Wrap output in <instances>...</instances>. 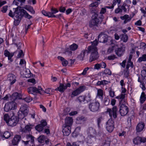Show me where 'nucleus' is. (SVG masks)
<instances>
[{"instance_id": "obj_45", "label": "nucleus", "mask_w": 146, "mask_h": 146, "mask_svg": "<svg viewBox=\"0 0 146 146\" xmlns=\"http://www.w3.org/2000/svg\"><path fill=\"white\" fill-rule=\"evenodd\" d=\"M43 127L40 124L36 126L35 129L38 131L40 132L42 131Z\"/></svg>"}, {"instance_id": "obj_55", "label": "nucleus", "mask_w": 146, "mask_h": 146, "mask_svg": "<svg viewBox=\"0 0 146 146\" xmlns=\"http://www.w3.org/2000/svg\"><path fill=\"white\" fill-rule=\"evenodd\" d=\"M110 143L109 141H105L101 146H110Z\"/></svg>"}, {"instance_id": "obj_57", "label": "nucleus", "mask_w": 146, "mask_h": 146, "mask_svg": "<svg viewBox=\"0 0 146 146\" xmlns=\"http://www.w3.org/2000/svg\"><path fill=\"white\" fill-rule=\"evenodd\" d=\"M120 18L122 20H124L129 19V18H132V17H129L128 15H125L123 16H121Z\"/></svg>"}, {"instance_id": "obj_37", "label": "nucleus", "mask_w": 146, "mask_h": 146, "mask_svg": "<svg viewBox=\"0 0 146 146\" xmlns=\"http://www.w3.org/2000/svg\"><path fill=\"white\" fill-rule=\"evenodd\" d=\"M121 39L124 42H126L128 39V36L127 35L121 34L120 36Z\"/></svg>"}, {"instance_id": "obj_6", "label": "nucleus", "mask_w": 146, "mask_h": 146, "mask_svg": "<svg viewBox=\"0 0 146 146\" xmlns=\"http://www.w3.org/2000/svg\"><path fill=\"white\" fill-rule=\"evenodd\" d=\"M27 91L29 94L35 95L37 93L41 94L43 91L40 86L37 88L35 87H30L27 89Z\"/></svg>"}, {"instance_id": "obj_30", "label": "nucleus", "mask_w": 146, "mask_h": 146, "mask_svg": "<svg viewBox=\"0 0 146 146\" xmlns=\"http://www.w3.org/2000/svg\"><path fill=\"white\" fill-rule=\"evenodd\" d=\"M108 82L106 80H104L101 81H98L96 83V85L100 86L101 85L104 86L108 84Z\"/></svg>"}, {"instance_id": "obj_1", "label": "nucleus", "mask_w": 146, "mask_h": 146, "mask_svg": "<svg viewBox=\"0 0 146 146\" xmlns=\"http://www.w3.org/2000/svg\"><path fill=\"white\" fill-rule=\"evenodd\" d=\"M117 107L115 106H113L112 110L109 108H108L107 109L106 113H108L110 118L107 122L106 125H109L114 126V121L113 120L112 117L113 116L114 119H115L117 117Z\"/></svg>"}, {"instance_id": "obj_50", "label": "nucleus", "mask_w": 146, "mask_h": 146, "mask_svg": "<svg viewBox=\"0 0 146 146\" xmlns=\"http://www.w3.org/2000/svg\"><path fill=\"white\" fill-rule=\"evenodd\" d=\"M92 45L91 46H90L92 47H95L96 48H97L96 46L98 44V41L97 39H95L94 41L92 42Z\"/></svg>"}, {"instance_id": "obj_15", "label": "nucleus", "mask_w": 146, "mask_h": 146, "mask_svg": "<svg viewBox=\"0 0 146 146\" xmlns=\"http://www.w3.org/2000/svg\"><path fill=\"white\" fill-rule=\"evenodd\" d=\"M71 127L62 126V132L64 135L68 136L71 132Z\"/></svg>"}, {"instance_id": "obj_10", "label": "nucleus", "mask_w": 146, "mask_h": 146, "mask_svg": "<svg viewBox=\"0 0 146 146\" xmlns=\"http://www.w3.org/2000/svg\"><path fill=\"white\" fill-rule=\"evenodd\" d=\"M86 87L84 86H80L78 88L74 90L70 95L71 98H73L80 94L85 89Z\"/></svg>"}, {"instance_id": "obj_40", "label": "nucleus", "mask_w": 146, "mask_h": 146, "mask_svg": "<svg viewBox=\"0 0 146 146\" xmlns=\"http://www.w3.org/2000/svg\"><path fill=\"white\" fill-rule=\"evenodd\" d=\"M110 99L108 97H106L104 98L103 102L105 105H109L110 103Z\"/></svg>"}, {"instance_id": "obj_24", "label": "nucleus", "mask_w": 146, "mask_h": 146, "mask_svg": "<svg viewBox=\"0 0 146 146\" xmlns=\"http://www.w3.org/2000/svg\"><path fill=\"white\" fill-rule=\"evenodd\" d=\"M87 132L88 134L91 136H93L96 133V131L92 127H90L87 130Z\"/></svg>"}, {"instance_id": "obj_39", "label": "nucleus", "mask_w": 146, "mask_h": 146, "mask_svg": "<svg viewBox=\"0 0 146 146\" xmlns=\"http://www.w3.org/2000/svg\"><path fill=\"white\" fill-rule=\"evenodd\" d=\"M25 114L24 113H22L21 112L19 111L18 114V119H22L26 115H27V114Z\"/></svg>"}, {"instance_id": "obj_9", "label": "nucleus", "mask_w": 146, "mask_h": 146, "mask_svg": "<svg viewBox=\"0 0 146 146\" xmlns=\"http://www.w3.org/2000/svg\"><path fill=\"white\" fill-rule=\"evenodd\" d=\"M100 104L98 102L90 103L89 105V108L90 110L93 112L98 111L99 109Z\"/></svg>"}, {"instance_id": "obj_51", "label": "nucleus", "mask_w": 146, "mask_h": 146, "mask_svg": "<svg viewBox=\"0 0 146 146\" xmlns=\"http://www.w3.org/2000/svg\"><path fill=\"white\" fill-rule=\"evenodd\" d=\"M117 58V57H116L115 55L114 54L109 56L108 57V59L110 60H113Z\"/></svg>"}, {"instance_id": "obj_54", "label": "nucleus", "mask_w": 146, "mask_h": 146, "mask_svg": "<svg viewBox=\"0 0 146 146\" xmlns=\"http://www.w3.org/2000/svg\"><path fill=\"white\" fill-rule=\"evenodd\" d=\"M42 14L44 16H47L50 17V15H49V12H46L45 10H43L42 11Z\"/></svg>"}, {"instance_id": "obj_22", "label": "nucleus", "mask_w": 146, "mask_h": 146, "mask_svg": "<svg viewBox=\"0 0 146 146\" xmlns=\"http://www.w3.org/2000/svg\"><path fill=\"white\" fill-rule=\"evenodd\" d=\"M98 41L100 42L105 43L107 42V39L105 35L103 34H100L98 37Z\"/></svg>"}, {"instance_id": "obj_32", "label": "nucleus", "mask_w": 146, "mask_h": 146, "mask_svg": "<svg viewBox=\"0 0 146 146\" xmlns=\"http://www.w3.org/2000/svg\"><path fill=\"white\" fill-rule=\"evenodd\" d=\"M146 100V95L144 92H143L141 94L140 98V101L141 104H143Z\"/></svg>"}, {"instance_id": "obj_56", "label": "nucleus", "mask_w": 146, "mask_h": 146, "mask_svg": "<svg viewBox=\"0 0 146 146\" xmlns=\"http://www.w3.org/2000/svg\"><path fill=\"white\" fill-rule=\"evenodd\" d=\"M98 5V3L97 2H94L90 5V7H96Z\"/></svg>"}, {"instance_id": "obj_60", "label": "nucleus", "mask_w": 146, "mask_h": 146, "mask_svg": "<svg viewBox=\"0 0 146 146\" xmlns=\"http://www.w3.org/2000/svg\"><path fill=\"white\" fill-rule=\"evenodd\" d=\"M127 4L126 3H123L121 7V9H122V11L123 10L125 12L127 11V9L125 7V6Z\"/></svg>"}, {"instance_id": "obj_64", "label": "nucleus", "mask_w": 146, "mask_h": 146, "mask_svg": "<svg viewBox=\"0 0 146 146\" xmlns=\"http://www.w3.org/2000/svg\"><path fill=\"white\" fill-rule=\"evenodd\" d=\"M27 11L31 12L32 13L34 14L35 13V11L33 7L30 6L28 9Z\"/></svg>"}, {"instance_id": "obj_18", "label": "nucleus", "mask_w": 146, "mask_h": 146, "mask_svg": "<svg viewBox=\"0 0 146 146\" xmlns=\"http://www.w3.org/2000/svg\"><path fill=\"white\" fill-rule=\"evenodd\" d=\"M7 80L10 81L11 85L14 84L16 81L15 76L12 74H10L8 75Z\"/></svg>"}, {"instance_id": "obj_17", "label": "nucleus", "mask_w": 146, "mask_h": 146, "mask_svg": "<svg viewBox=\"0 0 146 146\" xmlns=\"http://www.w3.org/2000/svg\"><path fill=\"white\" fill-rule=\"evenodd\" d=\"M111 71L108 68H106L104 71L100 73V75L101 76H102L104 78L105 77L111 75Z\"/></svg>"}, {"instance_id": "obj_26", "label": "nucleus", "mask_w": 146, "mask_h": 146, "mask_svg": "<svg viewBox=\"0 0 146 146\" xmlns=\"http://www.w3.org/2000/svg\"><path fill=\"white\" fill-rule=\"evenodd\" d=\"M86 120V119L84 117L81 116L77 118L76 122L78 124H81Z\"/></svg>"}, {"instance_id": "obj_20", "label": "nucleus", "mask_w": 146, "mask_h": 146, "mask_svg": "<svg viewBox=\"0 0 146 146\" xmlns=\"http://www.w3.org/2000/svg\"><path fill=\"white\" fill-rule=\"evenodd\" d=\"M4 55L6 57H8V59L10 60V61L12 62L13 60L12 59V58L14 55V53H10L9 51L7 50H5L4 51Z\"/></svg>"}, {"instance_id": "obj_33", "label": "nucleus", "mask_w": 146, "mask_h": 146, "mask_svg": "<svg viewBox=\"0 0 146 146\" xmlns=\"http://www.w3.org/2000/svg\"><path fill=\"white\" fill-rule=\"evenodd\" d=\"M137 61L140 63L143 61H146V53L143 54L141 57H139Z\"/></svg>"}, {"instance_id": "obj_44", "label": "nucleus", "mask_w": 146, "mask_h": 146, "mask_svg": "<svg viewBox=\"0 0 146 146\" xmlns=\"http://www.w3.org/2000/svg\"><path fill=\"white\" fill-rule=\"evenodd\" d=\"M114 127L112 126L106 125V128L107 130L109 132H112L114 129Z\"/></svg>"}, {"instance_id": "obj_19", "label": "nucleus", "mask_w": 146, "mask_h": 146, "mask_svg": "<svg viewBox=\"0 0 146 146\" xmlns=\"http://www.w3.org/2000/svg\"><path fill=\"white\" fill-rule=\"evenodd\" d=\"M88 50H85L82 51L80 54L78 56V58L81 60H83L85 56L88 55Z\"/></svg>"}, {"instance_id": "obj_5", "label": "nucleus", "mask_w": 146, "mask_h": 146, "mask_svg": "<svg viewBox=\"0 0 146 146\" xmlns=\"http://www.w3.org/2000/svg\"><path fill=\"white\" fill-rule=\"evenodd\" d=\"M17 104L14 101L8 102L5 104L4 107V110L6 112H8L11 110L16 109Z\"/></svg>"}, {"instance_id": "obj_23", "label": "nucleus", "mask_w": 146, "mask_h": 146, "mask_svg": "<svg viewBox=\"0 0 146 146\" xmlns=\"http://www.w3.org/2000/svg\"><path fill=\"white\" fill-rule=\"evenodd\" d=\"M145 127V124L141 122L139 123L137 125L136 129L137 132H139L143 130Z\"/></svg>"}, {"instance_id": "obj_58", "label": "nucleus", "mask_w": 146, "mask_h": 146, "mask_svg": "<svg viewBox=\"0 0 146 146\" xmlns=\"http://www.w3.org/2000/svg\"><path fill=\"white\" fill-rule=\"evenodd\" d=\"M89 69V68L88 67H87V68H85L84 69L82 72L81 74H80L82 75H84V76L87 73V71Z\"/></svg>"}, {"instance_id": "obj_14", "label": "nucleus", "mask_w": 146, "mask_h": 146, "mask_svg": "<svg viewBox=\"0 0 146 146\" xmlns=\"http://www.w3.org/2000/svg\"><path fill=\"white\" fill-rule=\"evenodd\" d=\"M125 49L123 47L117 48L115 49V54L118 56H121L124 54L125 52Z\"/></svg>"}, {"instance_id": "obj_16", "label": "nucleus", "mask_w": 146, "mask_h": 146, "mask_svg": "<svg viewBox=\"0 0 146 146\" xmlns=\"http://www.w3.org/2000/svg\"><path fill=\"white\" fill-rule=\"evenodd\" d=\"M73 122L72 118L70 117H66L65 119V123L63 126L71 127Z\"/></svg>"}, {"instance_id": "obj_11", "label": "nucleus", "mask_w": 146, "mask_h": 146, "mask_svg": "<svg viewBox=\"0 0 146 146\" xmlns=\"http://www.w3.org/2000/svg\"><path fill=\"white\" fill-rule=\"evenodd\" d=\"M119 111L121 116H124L128 113L129 111L128 108L125 105H120Z\"/></svg>"}, {"instance_id": "obj_47", "label": "nucleus", "mask_w": 146, "mask_h": 146, "mask_svg": "<svg viewBox=\"0 0 146 146\" xmlns=\"http://www.w3.org/2000/svg\"><path fill=\"white\" fill-rule=\"evenodd\" d=\"M71 51L70 48H68L66 49L65 53L66 54H68L69 56H72V52Z\"/></svg>"}, {"instance_id": "obj_61", "label": "nucleus", "mask_w": 146, "mask_h": 146, "mask_svg": "<svg viewBox=\"0 0 146 146\" xmlns=\"http://www.w3.org/2000/svg\"><path fill=\"white\" fill-rule=\"evenodd\" d=\"M24 16L25 17L29 19H30L32 17V16L29 15L26 11V12L25 13Z\"/></svg>"}, {"instance_id": "obj_38", "label": "nucleus", "mask_w": 146, "mask_h": 146, "mask_svg": "<svg viewBox=\"0 0 146 146\" xmlns=\"http://www.w3.org/2000/svg\"><path fill=\"white\" fill-rule=\"evenodd\" d=\"M78 47V45L75 43H73L70 46V50L72 51L76 50Z\"/></svg>"}, {"instance_id": "obj_2", "label": "nucleus", "mask_w": 146, "mask_h": 146, "mask_svg": "<svg viewBox=\"0 0 146 146\" xmlns=\"http://www.w3.org/2000/svg\"><path fill=\"white\" fill-rule=\"evenodd\" d=\"M88 53H91L89 61L90 62L97 59L98 57L97 48L95 47L89 46L88 48Z\"/></svg>"}, {"instance_id": "obj_21", "label": "nucleus", "mask_w": 146, "mask_h": 146, "mask_svg": "<svg viewBox=\"0 0 146 146\" xmlns=\"http://www.w3.org/2000/svg\"><path fill=\"white\" fill-rule=\"evenodd\" d=\"M19 111L24 113L25 114H27L29 111L28 106L25 104L22 105Z\"/></svg>"}, {"instance_id": "obj_46", "label": "nucleus", "mask_w": 146, "mask_h": 146, "mask_svg": "<svg viewBox=\"0 0 146 146\" xmlns=\"http://www.w3.org/2000/svg\"><path fill=\"white\" fill-rule=\"evenodd\" d=\"M19 94L17 92L14 93L11 96V97L13 100V101H15L18 98Z\"/></svg>"}, {"instance_id": "obj_49", "label": "nucleus", "mask_w": 146, "mask_h": 146, "mask_svg": "<svg viewBox=\"0 0 146 146\" xmlns=\"http://www.w3.org/2000/svg\"><path fill=\"white\" fill-rule=\"evenodd\" d=\"M23 100L27 102H29L32 100V98L31 97L28 96L24 98Z\"/></svg>"}, {"instance_id": "obj_28", "label": "nucleus", "mask_w": 146, "mask_h": 146, "mask_svg": "<svg viewBox=\"0 0 146 146\" xmlns=\"http://www.w3.org/2000/svg\"><path fill=\"white\" fill-rule=\"evenodd\" d=\"M57 58L58 59L62 61V64L63 66H65L67 65L68 62L67 60H65L64 58L60 56H58Z\"/></svg>"}, {"instance_id": "obj_3", "label": "nucleus", "mask_w": 146, "mask_h": 146, "mask_svg": "<svg viewBox=\"0 0 146 146\" xmlns=\"http://www.w3.org/2000/svg\"><path fill=\"white\" fill-rule=\"evenodd\" d=\"M98 17V14L94 12L92 19L89 22V25L90 27L94 28V27H98L99 26L100 22Z\"/></svg>"}, {"instance_id": "obj_43", "label": "nucleus", "mask_w": 146, "mask_h": 146, "mask_svg": "<svg viewBox=\"0 0 146 146\" xmlns=\"http://www.w3.org/2000/svg\"><path fill=\"white\" fill-rule=\"evenodd\" d=\"M11 136V134L10 132L9 131L5 132L3 135V137L5 139H8L9 137Z\"/></svg>"}, {"instance_id": "obj_8", "label": "nucleus", "mask_w": 146, "mask_h": 146, "mask_svg": "<svg viewBox=\"0 0 146 146\" xmlns=\"http://www.w3.org/2000/svg\"><path fill=\"white\" fill-rule=\"evenodd\" d=\"M19 121L18 117L15 115L14 113L13 112L12 115L8 122L7 125L9 126L14 127L18 123Z\"/></svg>"}, {"instance_id": "obj_31", "label": "nucleus", "mask_w": 146, "mask_h": 146, "mask_svg": "<svg viewBox=\"0 0 146 146\" xmlns=\"http://www.w3.org/2000/svg\"><path fill=\"white\" fill-rule=\"evenodd\" d=\"M67 89L66 86H65L64 84H60V86L57 89H56V90L59 91L61 92H63L65 90Z\"/></svg>"}, {"instance_id": "obj_7", "label": "nucleus", "mask_w": 146, "mask_h": 146, "mask_svg": "<svg viewBox=\"0 0 146 146\" xmlns=\"http://www.w3.org/2000/svg\"><path fill=\"white\" fill-rule=\"evenodd\" d=\"M25 138L26 140V141L22 140V142L26 146L31 145L34 143V137L30 134L26 135Z\"/></svg>"}, {"instance_id": "obj_27", "label": "nucleus", "mask_w": 146, "mask_h": 146, "mask_svg": "<svg viewBox=\"0 0 146 146\" xmlns=\"http://www.w3.org/2000/svg\"><path fill=\"white\" fill-rule=\"evenodd\" d=\"M133 142L135 145L140 144L141 143L140 137L137 136L135 137L133 139Z\"/></svg>"}, {"instance_id": "obj_34", "label": "nucleus", "mask_w": 146, "mask_h": 146, "mask_svg": "<svg viewBox=\"0 0 146 146\" xmlns=\"http://www.w3.org/2000/svg\"><path fill=\"white\" fill-rule=\"evenodd\" d=\"M97 96L101 99H103V91L102 90L100 89L98 90Z\"/></svg>"}, {"instance_id": "obj_35", "label": "nucleus", "mask_w": 146, "mask_h": 146, "mask_svg": "<svg viewBox=\"0 0 146 146\" xmlns=\"http://www.w3.org/2000/svg\"><path fill=\"white\" fill-rule=\"evenodd\" d=\"M86 97L85 96H80L77 98L76 100L78 101L80 103H81L86 100Z\"/></svg>"}, {"instance_id": "obj_62", "label": "nucleus", "mask_w": 146, "mask_h": 146, "mask_svg": "<svg viewBox=\"0 0 146 146\" xmlns=\"http://www.w3.org/2000/svg\"><path fill=\"white\" fill-rule=\"evenodd\" d=\"M100 67L102 68H105L106 66V64L104 62H102L100 63Z\"/></svg>"}, {"instance_id": "obj_29", "label": "nucleus", "mask_w": 146, "mask_h": 146, "mask_svg": "<svg viewBox=\"0 0 146 146\" xmlns=\"http://www.w3.org/2000/svg\"><path fill=\"white\" fill-rule=\"evenodd\" d=\"M32 128L31 125H27L25 126L24 128L22 129V131L26 133L29 132L31 131Z\"/></svg>"}, {"instance_id": "obj_25", "label": "nucleus", "mask_w": 146, "mask_h": 146, "mask_svg": "<svg viewBox=\"0 0 146 146\" xmlns=\"http://www.w3.org/2000/svg\"><path fill=\"white\" fill-rule=\"evenodd\" d=\"M51 12H49V15H50V17H56L54 14L58 12V10L56 8L52 7L51 9Z\"/></svg>"}, {"instance_id": "obj_4", "label": "nucleus", "mask_w": 146, "mask_h": 146, "mask_svg": "<svg viewBox=\"0 0 146 146\" xmlns=\"http://www.w3.org/2000/svg\"><path fill=\"white\" fill-rule=\"evenodd\" d=\"M21 7L18 6L16 8L13 9V11H14V16L17 18H21L26 12V11L23 9H21Z\"/></svg>"}, {"instance_id": "obj_41", "label": "nucleus", "mask_w": 146, "mask_h": 146, "mask_svg": "<svg viewBox=\"0 0 146 146\" xmlns=\"http://www.w3.org/2000/svg\"><path fill=\"white\" fill-rule=\"evenodd\" d=\"M10 118L8 114H6L4 115L3 117V119L5 121L7 124H8V122H9Z\"/></svg>"}, {"instance_id": "obj_48", "label": "nucleus", "mask_w": 146, "mask_h": 146, "mask_svg": "<svg viewBox=\"0 0 146 146\" xmlns=\"http://www.w3.org/2000/svg\"><path fill=\"white\" fill-rule=\"evenodd\" d=\"M40 124L43 127L47 125V123L46 120H42L41 121Z\"/></svg>"}, {"instance_id": "obj_53", "label": "nucleus", "mask_w": 146, "mask_h": 146, "mask_svg": "<svg viewBox=\"0 0 146 146\" xmlns=\"http://www.w3.org/2000/svg\"><path fill=\"white\" fill-rule=\"evenodd\" d=\"M103 119V117L102 116L98 118L97 119V124L98 127H100V123H101Z\"/></svg>"}, {"instance_id": "obj_59", "label": "nucleus", "mask_w": 146, "mask_h": 146, "mask_svg": "<svg viewBox=\"0 0 146 146\" xmlns=\"http://www.w3.org/2000/svg\"><path fill=\"white\" fill-rule=\"evenodd\" d=\"M129 74V71L127 69L125 71L124 74V76L125 78H127Z\"/></svg>"}, {"instance_id": "obj_36", "label": "nucleus", "mask_w": 146, "mask_h": 146, "mask_svg": "<svg viewBox=\"0 0 146 146\" xmlns=\"http://www.w3.org/2000/svg\"><path fill=\"white\" fill-rule=\"evenodd\" d=\"M45 137L43 135L40 136L38 138L37 140L38 141L41 143L44 142V140L45 139Z\"/></svg>"}, {"instance_id": "obj_42", "label": "nucleus", "mask_w": 146, "mask_h": 146, "mask_svg": "<svg viewBox=\"0 0 146 146\" xmlns=\"http://www.w3.org/2000/svg\"><path fill=\"white\" fill-rule=\"evenodd\" d=\"M141 75L142 77L143 78V81L145 82V81L144 80L145 79V78H146V70H143L141 71Z\"/></svg>"}, {"instance_id": "obj_63", "label": "nucleus", "mask_w": 146, "mask_h": 146, "mask_svg": "<svg viewBox=\"0 0 146 146\" xmlns=\"http://www.w3.org/2000/svg\"><path fill=\"white\" fill-rule=\"evenodd\" d=\"M110 95L111 97H113L115 96V92L111 89L109 91Z\"/></svg>"}, {"instance_id": "obj_13", "label": "nucleus", "mask_w": 146, "mask_h": 146, "mask_svg": "<svg viewBox=\"0 0 146 146\" xmlns=\"http://www.w3.org/2000/svg\"><path fill=\"white\" fill-rule=\"evenodd\" d=\"M21 136L20 135H16L12 140V144L13 145H17L21 139Z\"/></svg>"}, {"instance_id": "obj_12", "label": "nucleus", "mask_w": 146, "mask_h": 146, "mask_svg": "<svg viewBox=\"0 0 146 146\" xmlns=\"http://www.w3.org/2000/svg\"><path fill=\"white\" fill-rule=\"evenodd\" d=\"M125 95V94H120L119 95L115 97V98L118 99L120 105L126 104V100Z\"/></svg>"}, {"instance_id": "obj_52", "label": "nucleus", "mask_w": 146, "mask_h": 146, "mask_svg": "<svg viewBox=\"0 0 146 146\" xmlns=\"http://www.w3.org/2000/svg\"><path fill=\"white\" fill-rule=\"evenodd\" d=\"M114 46H112L109 47L107 51V53L108 54H109L112 52L114 50Z\"/></svg>"}]
</instances>
